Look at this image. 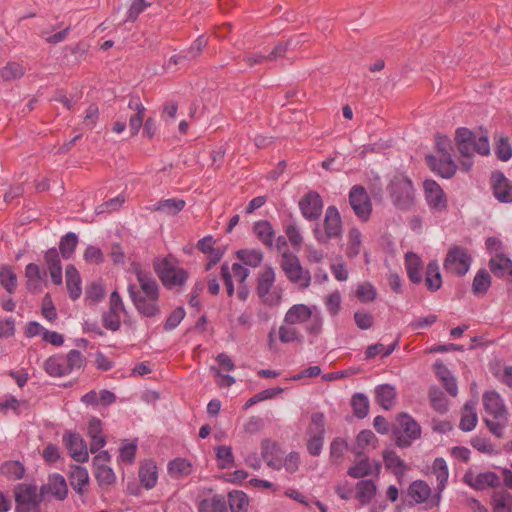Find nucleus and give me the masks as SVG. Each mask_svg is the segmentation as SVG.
Segmentation results:
<instances>
[{
	"instance_id": "63",
	"label": "nucleus",
	"mask_w": 512,
	"mask_h": 512,
	"mask_svg": "<svg viewBox=\"0 0 512 512\" xmlns=\"http://www.w3.org/2000/svg\"><path fill=\"white\" fill-rule=\"evenodd\" d=\"M497 157L502 161H508L512 157V149L507 137L501 136L496 143Z\"/></svg>"
},
{
	"instance_id": "54",
	"label": "nucleus",
	"mask_w": 512,
	"mask_h": 512,
	"mask_svg": "<svg viewBox=\"0 0 512 512\" xmlns=\"http://www.w3.org/2000/svg\"><path fill=\"white\" fill-rule=\"evenodd\" d=\"M491 285L489 273L482 269L477 272L472 283V291L475 295H484Z\"/></svg>"
},
{
	"instance_id": "21",
	"label": "nucleus",
	"mask_w": 512,
	"mask_h": 512,
	"mask_svg": "<svg viewBox=\"0 0 512 512\" xmlns=\"http://www.w3.org/2000/svg\"><path fill=\"white\" fill-rule=\"evenodd\" d=\"M221 274L226 286L227 294L232 296L234 293V285L232 281V276L240 283H244L247 277L249 276V270L245 268L240 263H234L231 267V270L228 264H223L221 267Z\"/></svg>"
},
{
	"instance_id": "12",
	"label": "nucleus",
	"mask_w": 512,
	"mask_h": 512,
	"mask_svg": "<svg viewBox=\"0 0 512 512\" xmlns=\"http://www.w3.org/2000/svg\"><path fill=\"white\" fill-rule=\"evenodd\" d=\"M393 434L396 445L404 448L410 446L412 441L420 438L421 427L410 415L401 413L396 419Z\"/></svg>"
},
{
	"instance_id": "14",
	"label": "nucleus",
	"mask_w": 512,
	"mask_h": 512,
	"mask_svg": "<svg viewBox=\"0 0 512 512\" xmlns=\"http://www.w3.org/2000/svg\"><path fill=\"white\" fill-rule=\"evenodd\" d=\"M349 204L360 221L366 222L369 220L372 212V203L363 186L354 185L350 189Z\"/></svg>"
},
{
	"instance_id": "50",
	"label": "nucleus",
	"mask_w": 512,
	"mask_h": 512,
	"mask_svg": "<svg viewBox=\"0 0 512 512\" xmlns=\"http://www.w3.org/2000/svg\"><path fill=\"white\" fill-rule=\"evenodd\" d=\"M430 487L424 481H414L409 489V496L417 503H422L430 496Z\"/></svg>"
},
{
	"instance_id": "7",
	"label": "nucleus",
	"mask_w": 512,
	"mask_h": 512,
	"mask_svg": "<svg viewBox=\"0 0 512 512\" xmlns=\"http://www.w3.org/2000/svg\"><path fill=\"white\" fill-rule=\"evenodd\" d=\"M275 270L268 266L258 274L256 294L264 305L277 306L282 300V290L275 286Z\"/></svg>"
},
{
	"instance_id": "25",
	"label": "nucleus",
	"mask_w": 512,
	"mask_h": 512,
	"mask_svg": "<svg viewBox=\"0 0 512 512\" xmlns=\"http://www.w3.org/2000/svg\"><path fill=\"white\" fill-rule=\"evenodd\" d=\"M128 108L134 111V114L129 119V127L131 135L135 136L143 125L146 108L140 101V98L136 96H132L129 99Z\"/></svg>"
},
{
	"instance_id": "32",
	"label": "nucleus",
	"mask_w": 512,
	"mask_h": 512,
	"mask_svg": "<svg viewBox=\"0 0 512 512\" xmlns=\"http://www.w3.org/2000/svg\"><path fill=\"white\" fill-rule=\"evenodd\" d=\"M477 422L476 402L469 401L463 407L459 428L468 432L476 427Z\"/></svg>"
},
{
	"instance_id": "62",
	"label": "nucleus",
	"mask_w": 512,
	"mask_h": 512,
	"mask_svg": "<svg viewBox=\"0 0 512 512\" xmlns=\"http://www.w3.org/2000/svg\"><path fill=\"white\" fill-rule=\"evenodd\" d=\"M121 312L110 310L103 315V325L106 329L117 331L121 325Z\"/></svg>"
},
{
	"instance_id": "16",
	"label": "nucleus",
	"mask_w": 512,
	"mask_h": 512,
	"mask_svg": "<svg viewBox=\"0 0 512 512\" xmlns=\"http://www.w3.org/2000/svg\"><path fill=\"white\" fill-rule=\"evenodd\" d=\"M463 481L468 486L478 491H482L487 488H497L500 486L499 476L492 471L479 474H474L472 471H467L463 476Z\"/></svg>"
},
{
	"instance_id": "27",
	"label": "nucleus",
	"mask_w": 512,
	"mask_h": 512,
	"mask_svg": "<svg viewBox=\"0 0 512 512\" xmlns=\"http://www.w3.org/2000/svg\"><path fill=\"white\" fill-rule=\"evenodd\" d=\"M66 276V287L69 294V297L72 300H77L82 293L81 288V277L76 269V267L72 264L68 265L66 267L65 271Z\"/></svg>"
},
{
	"instance_id": "22",
	"label": "nucleus",
	"mask_w": 512,
	"mask_h": 512,
	"mask_svg": "<svg viewBox=\"0 0 512 512\" xmlns=\"http://www.w3.org/2000/svg\"><path fill=\"white\" fill-rule=\"evenodd\" d=\"M261 455L270 468L274 470L282 468L283 452L276 442L268 438L263 439L261 442Z\"/></svg>"
},
{
	"instance_id": "30",
	"label": "nucleus",
	"mask_w": 512,
	"mask_h": 512,
	"mask_svg": "<svg viewBox=\"0 0 512 512\" xmlns=\"http://www.w3.org/2000/svg\"><path fill=\"white\" fill-rule=\"evenodd\" d=\"M253 231L258 240L268 248L273 247L275 231L267 220H260L254 223Z\"/></svg>"
},
{
	"instance_id": "6",
	"label": "nucleus",
	"mask_w": 512,
	"mask_h": 512,
	"mask_svg": "<svg viewBox=\"0 0 512 512\" xmlns=\"http://www.w3.org/2000/svg\"><path fill=\"white\" fill-rule=\"evenodd\" d=\"M456 144L462 157L471 158L475 152L485 156L490 152L487 135L476 134L464 127L456 131Z\"/></svg>"
},
{
	"instance_id": "29",
	"label": "nucleus",
	"mask_w": 512,
	"mask_h": 512,
	"mask_svg": "<svg viewBox=\"0 0 512 512\" xmlns=\"http://www.w3.org/2000/svg\"><path fill=\"white\" fill-rule=\"evenodd\" d=\"M88 435L91 438L90 451L97 452L106 444L105 436L102 432V423L97 418H92L88 424Z\"/></svg>"
},
{
	"instance_id": "47",
	"label": "nucleus",
	"mask_w": 512,
	"mask_h": 512,
	"mask_svg": "<svg viewBox=\"0 0 512 512\" xmlns=\"http://www.w3.org/2000/svg\"><path fill=\"white\" fill-rule=\"evenodd\" d=\"M376 440V436L371 430H362L357 435L356 444L351 448V451L354 455L364 454L366 447L370 445L374 447Z\"/></svg>"
},
{
	"instance_id": "19",
	"label": "nucleus",
	"mask_w": 512,
	"mask_h": 512,
	"mask_svg": "<svg viewBox=\"0 0 512 512\" xmlns=\"http://www.w3.org/2000/svg\"><path fill=\"white\" fill-rule=\"evenodd\" d=\"M63 443L69 450L71 457L77 462H85L89 458L87 445L77 433L65 432Z\"/></svg>"
},
{
	"instance_id": "2",
	"label": "nucleus",
	"mask_w": 512,
	"mask_h": 512,
	"mask_svg": "<svg viewBox=\"0 0 512 512\" xmlns=\"http://www.w3.org/2000/svg\"><path fill=\"white\" fill-rule=\"evenodd\" d=\"M485 413V423L492 434L498 438L503 437V432L508 425V410L504 399L495 391L484 392L482 396Z\"/></svg>"
},
{
	"instance_id": "15",
	"label": "nucleus",
	"mask_w": 512,
	"mask_h": 512,
	"mask_svg": "<svg viewBox=\"0 0 512 512\" xmlns=\"http://www.w3.org/2000/svg\"><path fill=\"white\" fill-rule=\"evenodd\" d=\"M298 205L302 216L308 221H316L322 214L323 201L316 191L305 193Z\"/></svg>"
},
{
	"instance_id": "37",
	"label": "nucleus",
	"mask_w": 512,
	"mask_h": 512,
	"mask_svg": "<svg viewBox=\"0 0 512 512\" xmlns=\"http://www.w3.org/2000/svg\"><path fill=\"white\" fill-rule=\"evenodd\" d=\"M435 366L437 369L436 374L439 377V379L442 381L445 389L451 396L455 397L458 393L456 379L453 377L451 372L448 370V368L444 364L436 363Z\"/></svg>"
},
{
	"instance_id": "20",
	"label": "nucleus",
	"mask_w": 512,
	"mask_h": 512,
	"mask_svg": "<svg viewBox=\"0 0 512 512\" xmlns=\"http://www.w3.org/2000/svg\"><path fill=\"white\" fill-rule=\"evenodd\" d=\"M41 493L45 498L46 495L50 494L55 499L63 501L68 494V486L65 478L58 473L49 475L47 483L41 487Z\"/></svg>"
},
{
	"instance_id": "51",
	"label": "nucleus",
	"mask_w": 512,
	"mask_h": 512,
	"mask_svg": "<svg viewBox=\"0 0 512 512\" xmlns=\"http://www.w3.org/2000/svg\"><path fill=\"white\" fill-rule=\"evenodd\" d=\"M139 478L141 484L147 488L151 489L156 485L157 482V469L156 466L152 463L145 464L141 466L139 470Z\"/></svg>"
},
{
	"instance_id": "58",
	"label": "nucleus",
	"mask_w": 512,
	"mask_h": 512,
	"mask_svg": "<svg viewBox=\"0 0 512 512\" xmlns=\"http://www.w3.org/2000/svg\"><path fill=\"white\" fill-rule=\"evenodd\" d=\"M284 231L292 247L296 251H299L303 244V236L300 228L294 222H291L285 225Z\"/></svg>"
},
{
	"instance_id": "4",
	"label": "nucleus",
	"mask_w": 512,
	"mask_h": 512,
	"mask_svg": "<svg viewBox=\"0 0 512 512\" xmlns=\"http://www.w3.org/2000/svg\"><path fill=\"white\" fill-rule=\"evenodd\" d=\"M153 268L167 289L181 288L188 280V272L178 265L177 259L172 255L156 257L153 260Z\"/></svg>"
},
{
	"instance_id": "23",
	"label": "nucleus",
	"mask_w": 512,
	"mask_h": 512,
	"mask_svg": "<svg viewBox=\"0 0 512 512\" xmlns=\"http://www.w3.org/2000/svg\"><path fill=\"white\" fill-rule=\"evenodd\" d=\"M109 459L110 456L106 451L99 453L94 458V464L96 466L95 477L100 486H109L116 480L112 468L104 464V462L109 461Z\"/></svg>"
},
{
	"instance_id": "55",
	"label": "nucleus",
	"mask_w": 512,
	"mask_h": 512,
	"mask_svg": "<svg viewBox=\"0 0 512 512\" xmlns=\"http://www.w3.org/2000/svg\"><path fill=\"white\" fill-rule=\"evenodd\" d=\"M25 73L24 67L17 62H8L0 69V78L4 81H11L21 78Z\"/></svg>"
},
{
	"instance_id": "46",
	"label": "nucleus",
	"mask_w": 512,
	"mask_h": 512,
	"mask_svg": "<svg viewBox=\"0 0 512 512\" xmlns=\"http://www.w3.org/2000/svg\"><path fill=\"white\" fill-rule=\"evenodd\" d=\"M39 266L34 263H30L25 268V276L27 278V287L29 290H36L41 287L43 276Z\"/></svg>"
},
{
	"instance_id": "1",
	"label": "nucleus",
	"mask_w": 512,
	"mask_h": 512,
	"mask_svg": "<svg viewBox=\"0 0 512 512\" xmlns=\"http://www.w3.org/2000/svg\"><path fill=\"white\" fill-rule=\"evenodd\" d=\"M127 291L140 315L147 318L161 315L160 286L157 281L139 286V288L135 284H129Z\"/></svg>"
},
{
	"instance_id": "59",
	"label": "nucleus",
	"mask_w": 512,
	"mask_h": 512,
	"mask_svg": "<svg viewBox=\"0 0 512 512\" xmlns=\"http://www.w3.org/2000/svg\"><path fill=\"white\" fill-rule=\"evenodd\" d=\"M216 456L218 459V465L222 469H228L234 464V456L232 449L229 446H219L216 449Z\"/></svg>"
},
{
	"instance_id": "38",
	"label": "nucleus",
	"mask_w": 512,
	"mask_h": 512,
	"mask_svg": "<svg viewBox=\"0 0 512 512\" xmlns=\"http://www.w3.org/2000/svg\"><path fill=\"white\" fill-rule=\"evenodd\" d=\"M376 494V485L372 480H361L356 484V498L362 505L370 503Z\"/></svg>"
},
{
	"instance_id": "11",
	"label": "nucleus",
	"mask_w": 512,
	"mask_h": 512,
	"mask_svg": "<svg viewBox=\"0 0 512 512\" xmlns=\"http://www.w3.org/2000/svg\"><path fill=\"white\" fill-rule=\"evenodd\" d=\"M393 204L401 210H408L414 204L415 191L410 179L404 175H396L389 185Z\"/></svg>"
},
{
	"instance_id": "17",
	"label": "nucleus",
	"mask_w": 512,
	"mask_h": 512,
	"mask_svg": "<svg viewBox=\"0 0 512 512\" xmlns=\"http://www.w3.org/2000/svg\"><path fill=\"white\" fill-rule=\"evenodd\" d=\"M494 197L501 203H512V181L502 172L494 171L490 177Z\"/></svg>"
},
{
	"instance_id": "31",
	"label": "nucleus",
	"mask_w": 512,
	"mask_h": 512,
	"mask_svg": "<svg viewBox=\"0 0 512 512\" xmlns=\"http://www.w3.org/2000/svg\"><path fill=\"white\" fill-rule=\"evenodd\" d=\"M347 474L355 479L363 478L372 474V466L365 454L355 455L353 465L348 469Z\"/></svg>"
},
{
	"instance_id": "60",
	"label": "nucleus",
	"mask_w": 512,
	"mask_h": 512,
	"mask_svg": "<svg viewBox=\"0 0 512 512\" xmlns=\"http://www.w3.org/2000/svg\"><path fill=\"white\" fill-rule=\"evenodd\" d=\"M429 396L431 405L437 412L443 414L448 410V401L441 390L433 389Z\"/></svg>"
},
{
	"instance_id": "10",
	"label": "nucleus",
	"mask_w": 512,
	"mask_h": 512,
	"mask_svg": "<svg viewBox=\"0 0 512 512\" xmlns=\"http://www.w3.org/2000/svg\"><path fill=\"white\" fill-rule=\"evenodd\" d=\"M15 512H40L44 500L41 489L34 483H20L14 489Z\"/></svg>"
},
{
	"instance_id": "45",
	"label": "nucleus",
	"mask_w": 512,
	"mask_h": 512,
	"mask_svg": "<svg viewBox=\"0 0 512 512\" xmlns=\"http://www.w3.org/2000/svg\"><path fill=\"white\" fill-rule=\"evenodd\" d=\"M426 286L431 291H437L442 285L439 265L437 262H430L426 268Z\"/></svg>"
},
{
	"instance_id": "8",
	"label": "nucleus",
	"mask_w": 512,
	"mask_h": 512,
	"mask_svg": "<svg viewBox=\"0 0 512 512\" xmlns=\"http://www.w3.org/2000/svg\"><path fill=\"white\" fill-rule=\"evenodd\" d=\"M342 220L335 206L327 207L323 219V227L316 225L313 235L319 244H328L331 240L342 236Z\"/></svg>"
},
{
	"instance_id": "33",
	"label": "nucleus",
	"mask_w": 512,
	"mask_h": 512,
	"mask_svg": "<svg viewBox=\"0 0 512 512\" xmlns=\"http://www.w3.org/2000/svg\"><path fill=\"white\" fill-rule=\"evenodd\" d=\"M491 272L500 278L512 276V261L502 254H498L489 261Z\"/></svg>"
},
{
	"instance_id": "40",
	"label": "nucleus",
	"mask_w": 512,
	"mask_h": 512,
	"mask_svg": "<svg viewBox=\"0 0 512 512\" xmlns=\"http://www.w3.org/2000/svg\"><path fill=\"white\" fill-rule=\"evenodd\" d=\"M491 505L493 512H512V494L507 491L495 492Z\"/></svg>"
},
{
	"instance_id": "56",
	"label": "nucleus",
	"mask_w": 512,
	"mask_h": 512,
	"mask_svg": "<svg viewBox=\"0 0 512 512\" xmlns=\"http://www.w3.org/2000/svg\"><path fill=\"white\" fill-rule=\"evenodd\" d=\"M0 283L8 293H13L17 287V277L12 267L2 266L0 268Z\"/></svg>"
},
{
	"instance_id": "41",
	"label": "nucleus",
	"mask_w": 512,
	"mask_h": 512,
	"mask_svg": "<svg viewBox=\"0 0 512 512\" xmlns=\"http://www.w3.org/2000/svg\"><path fill=\"white\" fill-rule=\"evenodd\" d=\"M199 512H228L224 497L215 495L211 498L203 499L198 506Z\"/></svg>"
},
{
	"instance_id": "57",
	"label": "nucleus",
	"mask_w": 512,
	"mask_h": 512,
	"mask_svg": "<svg viewBox=\"0 0 512 512\" xmlns=\"http://www.w3.org/2000/svg\"><path fill=\"white\" fill-rule=\"evenodd\" d=\"M351 404L356 417L362 419L368 415L369 412V400L362 394L357 393L352 397Z\"/></svg>"
},
{
	"instance_id": "13",
	"label": "nucleus",
	"mask_w": 512,
	"mask_h": 512,
	"mask_svg": "<svg viewBox=\"0 0 512 512\" xmlns=\"http://www.w3.org/2000/svg\"><path fill=\"white\" fill-rule=\"evenodd\" d=\"M471 261L472 257L465 248L453 246L448 250L444 260V269L448 273L464 276L470 268Z\"/></svg>"
},
{
	"instance_id": "34",
	"label": "nucleus",
	"mask_w": 512,
	"mask_h": 512,
	"mask_svg": "<svg viewBox=\"0 0 512 512\" xmlns=\"http://www.w3.org/2000/svg\"><path fill=\"white\" fill-rule=\"evenodd\" d=\"M375 394L377 403L385 410H389L395 405L396 390L392 385H379L375 389Z\"/></svg>"
},
{
	"instance_id": "39",
	"label": "nucleus",
	"mask_w": 512,
	"mask_h": 512,
	"mask_svg": "<svg viewBox=\"0 0 512 512\" xmlns=\"http://www.w3.org/2000/svg\"><path fill=\"white\" fill-rule=\"evenodd\" d=\"M168 472L172 478H183L192 473V464L184 458H176L169 462Z\"/></svg>"
},
{
	"instance_id": "24",
	"label": "nucleus",
	"mask_w": 512,
	"mask_h": 512,
	"mask_svg": "<svg viewBox=\"0 0 512 512\" xmlns=\"http://www.w3.org/2000/svg\"><path fill=\"white\" fill-rule=\"evenodd\" d=\"M427 162L443 178H451L456 172V165L447 152L443 153L439 159L434 156H428Z\"/></svg>"
},
{
	"instance_id": "64",
	"label": "nucleus",
	"mask_w": 512,
	"mask_h": 512,
	"mask_svg": "<svg viewBox=\"0 0 512 512\" xmlns=\"http://www.w3.org/2000/svg\"><path fill=\"white\" fill-rule=\"evenodd\" d=\"M347 449V442L342 438H336L330 445V456L335 462H338L342 459Z\"/></svg>"
},
{
	"instance_id": "28",
	"label": "nucleus",
	"mask_w": 512,
	"mask_h": 512,
	"mask_svg": "<svg viewBox=\"0 0 512 512\" xmlns=\"http://www.w3.org/2000/svg\"><path fill=\"white\" fill-rule=\"evenodd\" d=\"M186 206V202L180 198L164 199L153 204L149 209L161 212L163 214L174 216L181 212Z\"/></svg>"
},
{
	"instance_id": "49",
	"label": "nucleus",
	"mask_w": 512,
	"mask_h": 512,
	"mask_svg": "<svg viewBox=\"0 0 512 512\" xmlns=\"http://www.w3.org/2000/svg\"><path fill=\"white\" fill-rule=\"evenodd\" d=\"M78 236L73 232H68L60 239L59 249L64 259H70L77 247Z\"/></svg>"
},
{
	"instance_id": "44",
	"label": "nucleus",
	"mask_w": 512,
	"mask_h": 512,
	"mask_svg": "<svg viewBox=\"0 0 512 512\" xmlns=\"http://www.w3.org/2000/svg\"><path fill=\"white\" fill-rule=\"evenodd\" d=\"M362 249V233L358 228H351L348 233L346 255L348 258L358 256Z\"/></svg>"
},
{
	"instance_id": "42",
	"label": "nucleus",
	"mask_w": 512,
	"mask_h": 512,
	"mask_svg": "<svg viewBox=\"0 0 512 512\" xmlns=\"http://www.w3.org/2000/svg\"><path fill=\"white\" fill-rule=\"evenodd\" d=\"M432 468L437 481L438 493H441L445 489L449 477L446 461L443 458H436Z\"/></svg>"
},
{
	"instance_id": "3",
	"label": "nucleus",
	"mask_w": 512,
	"mask_h": 512,
	"mask_svg": "<svg viewBox=\"0 0 512 512\" xmlns=\"http://www.w3.org/2000/svg\"><path fill=\"white\" fill-rule=\"evenodd\" d=\"M284 323L287 325L306 324V332L314 337L321 334L323 329V317L316 306L305 304H294L284 316Z\"/></svg>"
},
{
	"instance_id": "61",
	"label": "nucleus",
	"mask_w": 512,
	"mask_h": 512,
	"mask_svg": "<svg viewBox=\"0 0 512 512\" xmlns=\"http://www.w3.org/2000/svg\"><path fill=\"white\" fill-rule=\"evenodd\" d=\"M356 297L363 303L371 302L376 298V290L370 283H361L357 287Z\"/></svg>"
},
{
	"instance_id": "35",
	"label": "nucleus",
	"mask_w": 512,
	"mask_h": 512,
	"mask_svg": "<svg viewBox=\"0 0 512 512\" xmlns=\"http://www.w3.org/2000/svg\"><path fill=\"white\" fill-rule=\"evenodd\" d=\"M69 480L73 490L79 494H83L89 483V474L87 469L81 466L72 467Z\"/></svg>"
},
{
	"instance_id": "5",
	"label": "nucleus",
	"mask_w": 512,
	"mask_h": 512,
	"mask_svg": "<svg viewBox=\"0 0 512 512\" xmlns=\"http://www.w3.org/2000/svg\"><path fill=\"white\" fill-rule=\"evenodd\" d=\"M85 357L78 350H70L66 355L56 354L44 362V370L51 377H63L83 368Z\"/></svg>"
},
{
	"instance_id": "48",
	"label": "nucleus",
	"mask_w": 512,
	"mask_h": 512,
	"mask_svg": "<svg viewBox=\"0 0 512 512\" xmlns=\"http://www.w3.org/2000/svg\"><path fill=\"white\" fill-rule=\"evenodd\" d=\"M278 333L279 340L285 344L293 342L302 343L304 340L300 330L296 328L294 325H281L279 327Z\"/></svg>"
},
{
	"instance_id": "9",
	"label": "nucleus",
	"mask_w": 512,
	"mask_h": 512,
	"mask_svg": "<svg viewBox=\"0 0 512 512\" xmlns=\"http://www.w3.org/2000/svg\"><path fill=\"white\" fill-rule=\"evenodd\" d=\"M279 265L286 278L301 289L311 285L312 276L309 270L303 268L300 259L294 253H284Z\"/></svg>"
},
{
	"instance_id": "43",
	"label": "nucleus",
	"mask_w": 512,
	"mask_h": 512,
	"mask_svg": "<svg viewBox=\"0 0 512 512\" xmlns=\"http://www.w3.org/2000/svg\"><path fill=\"white\" fill-rule=\"evenodd\" d=\"M237 258L244 264L250 267H258L263 261V252L259 249H242L237 253Z\"/></svg>"
},
{
	"instance_id": "36",
	"label": "nucleus",
	"mask_w": 512,
	"mask_h": 512,
	"mask_svg": "<svg viewBox=\"0 0 512 512\" xmlns=\"http://www.w3.org/2000/svg\"><path fill=\"white\" fill-rule=\"evenodd\" d=\"M421 259L420 257L412 252H408L405 256V265L408 273V277L413 283H420L422 281L421 276Z\"/></svg>"
},
{
	"instance_id": "26",
	"label": "nucleus",
	"mask_w": 512,
	"mask_h": 512,
	"mask_svg": "<svg viewBox=\"0 0 512 512\" xmlns=\"http://www.w3.org/2000/svg\"><path fill=\"white\" fill-rule=\"evenodd\" d=\"M45 263L50 273L52 282L55 285L62 284V265L59 252L56 248H51L44 255Z\"/></svg>"
},
{
	"instance_id": "53",
	"label": "nucleus",
	"mask_w": 512,
	"mask_h": 512,
	"mask_svg": "<svg viewBox=\"0 0 512 512\" xmlns=\"http://www.w3.org/2000/svg\"><path fill=\"white\" fill-rule=\"evenodd\" d=\"M0 471L9 479L19 480L25 474V467L19 461H7L1 465Z\"/></svg>"
},
{
	"instance_id": "52",
	"label": "nucleus",
	"mask_w": 512,
	"mask_h": 512,
	"mask_svg": "<svg viewBox=\"0 0 512 512\" xmlns=\"http://www.w3.org/2000/svg\"><path fill=\"white\" fill-rule=\"evenodd\" d=\"M229 506L232 512H247L249 500L242 491H232L228 494Z\"/></svg>"
},
{
	"instance_id": "18",
	"label": "nucleus",
	"mask_w": 512,
	"mask_h": 512,
	"mask_svg": "<svg viewBox=\"0 0 512 512\" xmlns=\"http://www.w3.org/2000/svg\"><path fill=\"white\" fill-rule=\"evenodd\" d=\"M423 187L425 199L430 209L436 212L445 210L447 198L440 185L434 180H426Z\"/></svg>"
}]
</instances>
